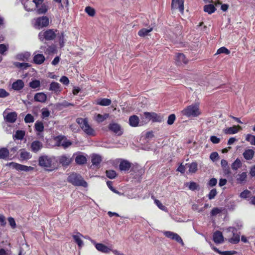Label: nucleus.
I'll return each instance as SVG.
<instances>
[{"label":"nucleus","mask_w":255,"mask_h":255,"mask_svg":"<svg viewBox=\"0 0 255 255\" xmlns=\"http://www.w3.org/2000/svg\"><path fill=\"white\" fill-rule=\"evenodd\" d=\"M38 164L48 171H52L57 168V159L51 155L40 156L38 158Z\"/></svg>","instance_id":"f257e3e1"},{"label":"nucleus","mask_w":255,"mask_h":255,"mask_svg":"<svg viewBox=\"0 0 255 255\" xmlns=\"http://www.w3.org/2000/svg\"><path fill=\"white\" fill-rule=\"evenodd\" d=\"M182 114L187 117H196L201 115L199 105L192 104L182 111Z\"/></svg>","instance_id":"f03ea898"},{"label":"nucleus","mask_w":255,"mask_h":255,"mask_svg":"<svg viewBox=\"0 0 255 255\" xmlns=\"http://www.w3.org/2000/svg\"><path fill=\"white\" fill-rule=\"evenodd\" d=\"M67 181L75 186L86 187L88 185L87 183L83 180L81 176L76 173H72L69 175L67 178Z\"/></svg>","instance_id":"7ed1b4c3"},{"label":"nucleus","mask_w":255,"mask_h":255,"mask_svg":"<svg viewBox=\"0 0 255 255\" xmlns=\"http://www.w3.org/2000/svg\"><path fill=\"white\" fill-rule=\"evenodd\" d=\"M76 122L87 134L89 135H95L94 130L89 125L86 119L77 118Z\"/></svg>","instance_id":"20e7f679"},{"label":"nucleus","mask_w":255,"mask_h":255,"mask_svg":"<svg viewBox=\"0 0 255 255\" xmlns=\"http://www.w3.org/2000/svg\"><path fill=\"white\" fill-rule=\"evenodd\" d=\"M56 33L52 29H49L44 32L41 31L38 34L40 41H43L44 39L46 40H53L56 37Z\"/></svg>","instance_id":"39448f33"},{"label":"nucleus","mask_w":255,"mask_h":255,"mask_svg":"<svg viewBox=\"0 0 255 255\" xmlns=\"http://www.w3.org/2000/svg\"><path fill=\"white\" fill-rule=\"evenodd\" d=\"M34 20V27L39 29L46 27L49 24V19L46 16L38 17L35 19Z\"/></svg>","instance_id":"423d86ee"},{"label":"nucleus","mask_w":255,"mask_h":255,"mask_svg":"<svg viewBox=\"0 0 255 255\" xmlns=\"http://www.w3.org/2000/svg\"><path fill=\"white\" fill-rule=\"evenodd\" d=\"M8 165L10 167L15 169L18 171H23L28 172L30 171H32L33 170V167L31 166H27L26 165H22L19 163H17L15 162H10L8 164Z\"/></svg>","instance_id":"0eeeda50"},{"label":"nucleus","mask_w":255,"mask_h":255,"mask_svg":"<svg viewBox=\"0 0 255 255\" xmlns=\"http://www.w3.org/2000/svg\"><path fill=\"white\" fill-rule=\"evenodd\" d=\"M144 115L146 119L153 122H161L163 120L162 116L153 112H144Z\"/></svg>","instance_id":"6e6552de"},{"label":"nucleus","mask_w":255,"mask_h":255,"mask_svg":"<svg viewBox=\"0 0 255 255\" xmlns=\"http://www.w3.org/2000/svg\"><path fill=\"white\" fill-rule=\"evenodd\" d=\"M163 233L167 238L176 241L181 244L182 246L184 245L182 239L177 234L171 231H164Z\"/></svg>","instance_id":"1a4fd4ad"},{"label":"nucleus","mask_w":255,"mask_h":255,"mask_svg":"<svg viewBox=\"0 0 255 255\" xmlns=\"http://www.w3.org/2000/svg\"><path fill=\"white\" fill-rule=\"evenodd\" d=\"M163 233L167 238L176 241L181 244L182 246L184 245L182 239L177 234L171 231H164Z\"/></svg>","instance_id":"9d476101"},{"label":"nucleus","mask_w":255,"mask_h":255,"mask_svg":"<svg viewBox=\"0 0 255 255\" xmlns=\"http://www.w3.org/2000/svg\"><path fill=\"white\" fill-rule=\"evenodd\" d=\"M163 233L167 238L176 241L181 244L182 246L184 245L182 239L177 234L171 231H164Z\"/></svg>","instance_id":"9b49d317"},{"label":"nucleus","mask_w":255,"mask_h":255,"mask_svg":"<svg viewBox=\"0 0 255 255\" xmlns=\"http://www.w3.org/2000/svg\"><path fill=\"white\" fill-rule=\"evenodd\" d=\"M171 9H178L179 11L183 13L184 12V0H172Z\"/></svg>","instance_id":"f8f14e48"},{"label":"nucleus","mask_w":255,"mask_h":255,"mask_svg":"<svg viewBox=\"0 0 255 255\" xmlns=\"http://www.w3.org/2000/svg\"><path fill=\"white\" fill-rule=\"evenodd\" d=\"M229 232H231L233 234V237L229 240V242L232 244H236L240 241V235L238 234L237 230L234 227H230L227 229Z\"/></svg>","instance_id":"ddd939ff"},{"label":"nucleus","mask_w":255,"mask_h":255,"mask_svg":"<svg viewBox=\"0 0 255 255\" xmlns=\"http://www.w3.org/2000/svg\"><path fill=\"white\" fill-rule=\"evenodd\" d=\"M58 160L60 164L63 166H67L72 161V159L70 155L64 154L57 157V160Z\"/></svg>","instance_id":"4468645a"},{"label":"nucleus","mask_w":255,"mask_h":255,"mask_svg":"<svg viewBox=\"0 0 255 255\" xmlns=\"http://www.w3.org/2000/svg\"><path fill=\"white\" fill-rule=\"evenodd\" d=\"M57 144L58 146H61L66 148L71 145L72 143L64 136H58L57 137Z\"/></svg>","instance_id":"2eb2a0df"},{"label":"nucleus","mask_w":255,"mask_h":255,"mask_svg":"<svg viewBox=\"0 0 255 255\" xmlns=\"http://www.w3.org/2000/svg\"><path fill=\"white\" fill-rule=\"evenodd\" d=\"M109 128L118 135H121L123 134V131L120 126L117 123H111L109 125Z\"/></svg>","instance_id":"dca6fc26"},{"label":"nucleus","mask_w":255,"mask_h":255,"mask_svg":"<svg viewBox=\"0 0 255 255\" xmlns=\"http://www.w3.org/2000/svg\"><path fill=\"white\" fill-rule=\"evenodd\" d=\"M92 243H93L96 249L102 253H109L111 250L108 248L107 246L101 243H96L94 241L91 240Z\"/></svg>","instance_id":"f3484780"},{"label":"nucleus","mask_w":255,"mask_h":255,"mask_svg":"<svg viewBox=\"0 0 255 255\" xmlns=\"http://www.w3.org/2000/svg\"><path fill=\"white\" fill-rule=\"evenodd\" d=\"M45 60V57L43 54L38 53L37 51L34 52L33 61L34 63L41 65L44 63Z\"/></svg>","instance_id":"a211bd4d"},{"label":"nucleus","mask_w":255,"mask_h":255,"mask_svg":"<svg viewBox=\"0 0 255 255\" xmlns=\"http://www.w3.org/2000/svg\"><path fill=\"white\" fill-rule=\"evenodd\" d=\"M176 64L177 65H183L188 63V59L186 58L185 55L182 53H178L175 57Z\"/></svg>","instance_id":"6ab92c4d"},{"label":"nucleus","mask_w":255,"mask_h":255,"mask_svg":"<svg viewBox=\"0 0 255 255\" xmlns=\"http://www.w3.org/2000/svg\"><path fill=\"white\" fill-rule=\"evenodd\" d=\"M35 4L36 7H39L43 3V0H33L32 1H27L24 3V7L27 11H31L33 10V7H27V5Z\"/></svg>","instance_id":"aec40b11"},{"label":"nucleus","mask_w":255,"mask_h":255,"mask_svg":"<svg viewBox=\"0 0 255 255\" xmlns=\"http://www.w3.org/2000/svg\"><path fill=\"white\" fill-rule=\"evenodd\" d=\"M213 241L216 244H222L224 242V237L220 231H216L213 234Z\"/></svg>","instance_id":"412c9836"},{"label":"nucleus","mask_w":255,"mask_h":255,"mask_svg":"<svg viewBox=\"0 0 255 255\" xmlns=\"http://www.w3.org/2000/svg\"><path fill=\"white\" fill-rule=\"evenodd\" d=\"M24 84L22 80L18 79L12 84V89L15 91H19L23 88Z\"/></svg>","instance_id":"4be33fe9"},{"label":"nucleus","mask_w":255,"mask_h":255,"mask_svg":"<svg viewBox=\"0 0 255 255\" xmlns=\"http://www.w3.org/2000/svg\"><path fill=\"white\" fill-rule=\"evenodd\" d=\"M17 119V114L13 112L8 113L4 116V119L6 122L13 123L15 122Z\"/></svg>","instance_id":"5701e85b"},{"label":"nucleus","mask_w":255,"mask_h":255,"mask_svg":"<svg viewBox=\"0 0 255 255\" xmlns=\"http://www.w3.org/2000/svg\"><path fill=\"white\" fill-rule=\"evenodd\" d=\"M96 104L102 106H108L111 104L112 101L110 99L107 98H100L95 101Z\"/></svg>","instance_id":"b1692460"},{"label":"nucleus","mask_w":255,"mask_h":255,"mask_svg":"<svg viewBox=\"0 0 255 255\" xmlns=\"http://www.w3.org/2000/svg\"><path fill=\"white\" fill-rule=\"evenodd\" d=\"M102 161V157L100 155L97 154H93L91 156V162L92 165L97 167L99 166V165Z\"/></svg>","instance_id":"393cba45"},{"label":"nucleus","mask_w":255,"mask_h":255,"mask_svg":"<svg viewBox=\"0 0 255 255\" xmlns=\"http://www.w3.org/2000/svg\"><path fill=\"white\" fill-rule=\"evenodd\" d=\"M49 90L55 93H59L61 91L60 85L58 83L55 82H52L51 83Z\"/></svg>","instance_id":"a878e982"},{"label":"nucleus","mask_w":255,"mask_h":255,"mask_svg":"<svg viewBox=\"0 0 255 255\" xmlns=\"http://www.w3.org/2000/svg\"><path fill=\"white\" fill-rule=\"evenodd\" d=\"M87 161L86 157L81 153H78L76 154L75 157V162L78 164H83Z\"/></svg>","instance_id":"bb28decb"},{"label":"nucleus","mask_w":255,"mask_h":255,"mask_svg":"<svg viewBox=\"0 0 255 255\" xmlns=\"http://www.w3.org/2000/svg\"><path fill=\"white\" fill-rule=\"evenodd\" d=\"M42 147V144L41 142L38 140L33 141L31 144V149L34 152H37Z\"/></svg>","instance_id":"cd10ccee"},{"label":"nucleus","mask_w":255,"mask_h":255,"mask_svg":"<svg viewBox=\"0 0 255 255\" xmlns=\"http://www.w3.org/2000/svg\"><path fill=\"white\" fill-rule=\"evenodd\" d=\"M34 98L36 101L44 103L46 101L47 96L44 93H38L35 95Z\"/></svg>","instance_id":"c85d7f7f"},{"label":"nucleus","mask_w":255,"mask_h":255,"mask_svg":"<svg viewBox=\"0 0 255 255\" xmlns=\"http://www.w3.org/2000/svg\"><path fill=\"white\" fill-rule=\"evenodd\" d=\"M131 167V164L127 160H123L119 165L120 169L122 171H128Z\"/></svg>","instance_id":"c756f323"},{"label":"nucleus","mask_w":255,"mask_h":255,"mask_svg":"<svg viewBox=\"0 0 255 255\" xmlns=\"http://www.w3.org/2000/svg\"><path fill=\"white\" fill-rule=\"evenodd\" d=\"M239 129H241L240 126H233L224 129V131L226 134H235L238 132Z\"/></svg>","instance_id":"7c9ffc66"},{"label":"nucleus","mask_w":255,"mask_h":255,"mask_svg":"<svg viewBox=\"0 0 255 255\" xmlns=\"http://www.w3.org/2000/svg\"><path fill=\"white\" fill-rule=\"evenodd\" d=\"M109 117V115L108 114H105L104 115L98 114L95 115L94 120L98 123H100L106 120Z\"/></svg>","instance_id":"2f4dec72"},{"label":"nucleus","mask_w":255,"mask_h":255,"mask_svg":"<svg viewBox=\"0 0 255 255\" xmlns=\"http://www.w3.org/2000/svg\"><path fill=\"white\" fill-rule=\"evenodd\" d=\"M139 118L136 116H130L129 118V124L130 126L133 127H137L139 124Z\"/></svg>","instance_id":"473e14b6"},{"label":"nucleus","mask_w":255,"mask_h":255,"mask_svg":"<svg viewBox=\"0 0 255 255\" xmlns=\"http://www.w3.org/2000/svg\"><path fill=\"white\" fill-rule=\"evenodd\" d=\"M255 154L254 151L252 149H247L243 153V156L246 160L252 159Z\"/></svg>","instance_id":"72a5a7b5"},{"label":"nucleus","mask_w":255,"mask_h":255,"mask_svg":"<svg viewBox=\"0 0 255 255\" xmlns=\"http://www.w3.org/2000/svg\"><path fill=\"white\" fill-rule=\"evenodd\" d=\"M237 181L238 183L241 184L246 181L247 178V173L246 172H242L237 175Z\"/></svg>","instance_id":"f704fd0d"},{"label":"nucleus","mask_w":255,"mask_h":255,"mask_svg":"<svg viewBox=\"0 0 255 255\" xmlns=\"http://www.w3.org/2000/svg\"><path fill=\"white\" fill-rule=\"evenodd\" d=\"M32 157L29 152L26 151L24 149H21L20 152V157L22 160H27L31 158Z\"/></svg>","instance_id":"c9c22d12"},{"label":"nucleus","mask_w":255,"mask_h":255,"mask_svg":"<svg viewBox=\"0 0 255 255\" xmlns=\"http://www.w3.org/2000/svg\"><path fill=\"white\" fill-rule=\"evenodd\" d=\"M82 237H83V236L79 233H78L76 235H73V238L75 242L78 244L79 247H81L83 245V242L81 239Z\"/></svg>","instance_id":"e433bc0d"},{"label":"nucleus","mask_w":255,"mask_h":255,"mask_svg":"<svg viewBox=\"0 0 255 255\" xmlns=\"http://www.w3.org/2000/svg\"><path fill=\"white\" fill-rule=\"evenodd\" d=\"M56 36H57V38L59 41L60 47H63L65 42V35L64 32L58 33L56 34Z\"/></svg>","instance_id":"4c0bfd02"},{"label":"nucleus","mask_w":255,"mask_h":255,"mask_svg":"<svg viewBox=\"0 0 255 255\" xmlns=\"http://www.w3.org/2000/svg\"><path fill=\"white\" fill-rule=\"evenodd\" d=\"M216 10L215 6L212 4L205 5L204 6V10L208 14H212Z\"/></svg>","instance_id":"58836bf2"},{"label":"nucleus","mask_w":255,"mask_h":255,"mask_svg":"<svg viewBox=\"0 0 255 255\" xmlns=\"http://www.w3.org/2000/svg\"><path fill=\"white\" fill-rule=\"evenodd\" d=\"M40 49L43 51L46 54H50L55 51V47L52 46H48L47 47L42 46L40 47Z\"/></svg>","instance_id":"ea45409f"},{"label":"nucleus","mask_w":255,"mask_h":255,"mask_svg":"<svg viewBox=\"0 0 255 255\" xmlns=\"http://www.w3.org/2000/svg\"><path fill=\"white\" fill-rule=\"evenodd\" d=\"M30 56L29 52H25L24 53L19 54L16 55V58L20 60H28Z\"/></svg>","instance_id":"a19ab883"},{"label":"nucleus","mask_w":255,"mask_h":255,"mask_svg":"<svg viewBox=\"0 0 255 255\" xmlns=\"http://www.w3.org/2000/svg\"><path fill=\"white\" fill-rule=\"evenodd\" d=\"M9 155L8 150L5 148L0 149V158L5 159Z\"/></svg>","instance_id":"79ce46f5"},{"label":"nucleus","mask_w":255,"mask_h":255,"mask_svg":"<svg viewBox=\"0 0 255 255\" xmlns=\"http://www.w3.org/2000/svg\"><path fill=\"white\" fill-rule=\"evenodd\" d=\"M197 163L195 162L189 164V172L191 173H195L197 170Z\"/></svg>","instance_id":"37998d69"},{"label":"nucleus","mask_w":255,"mask_h":255,"mask_svg":"<svg viewBox=\"0 0 255 255\" xmlns=\"http://www.w3.org/2000/svg\"><path fill=\"white\" fill-rule=\"evenodd\" d=\"M152 30V28H150L149 29L142 28L140 29L138 32V34L140 36H145L147 35Z\"/></svg>","instance_id":"c03bdc74"},{"label":"nucleus","mask_w":255,"mask_h":255,"mask_svg":"<svg viewBox=\"0 0 255 255\" xmlns=\"http://www.w3.org/2000/svg\"><path fill=\"white\" fill-rule=\"evenodd\" d=\"M242 166V162L239 158H237L232 164V168L233 170H236Z\"/></svg>","instance_id":"a18cd8bd"},{"label":"nucleus","mask_w":255,"mask_h":255,"mask_svg":"<svg viewBox=\"0 0 255 255\" xmlns=\"http://www.w3.org/2000/svg\"><path fill=\"white\" fill-rule=\"evenodd\" d=\"M37 12L39 14H42L45 13L47 10V7L46 5L43 3L41 5L38 7H36Z\"/></svg>","instance_id":"49530a36"},{"label":"nucleus","mask_w":255,"mask_h":255,"mask_svg":"<svg viewBox=\"0 0 255 255\" xmlns=\"http://www.w3.org/2000/svg\"><path fill=\"white\" fill-rule=\"evenodd\" d=\"M34 127H35V129L36 131H39V132H42L44 130V126H43V124L42 122H38L37 121L35 123V125H34Z\"/></svg>","instance_id":"de8ad7c7"},{"label":"nucleus","mask_w":255,"mask_h":255,"mask_svg":"<svg viewBox=\"0 0 255 255\" xmlns=\"http://www.w3.org/2000/svg\"><path fill=\"white\" fill-rule=\"evenodd\" d=\"M29 85L32 89L38 88L40 86V82L37 80H33L29 83Z\"/></svg>","instance_id":"09e8293b"},{"label":"nucleus","mask_w":255,"mask_h":255,"mask_svg":"<svg viewBox=\"0 0 255 255\" xmlns=\"http://www.w3.org/2000/svg\"><path fill=\"white\" fill-rule=\"evenodd\" d=\"M25 135V132L23 130H18L16 131L14 137L17 139H22Z\"/></svg>","instance_id":"8fccbe9b"},{"label":"nucleus","mask_w":255,"mask_h":255,"mask_svg":"<svg viewBox=\"0 0 255 255\" xmlns=\"http://www.w3.org/2000/svg\"><path fill=\"white\" fill-rule=\"evenodd\" d=\"M85 10V12L90 16H94L95 14V10L90 6L86 7Z\"/></svg>","instance_id":"3c124183"},{"label":"nucleus","mask_w":255,"mask_h":255,"mask_svg":"<svg viewBox=\"0 0 255 255\" xmlns=\"http://www.w3.org/2000/svg\"><path fill=\"white\" fill-rule=\"evenodd\" d=\"M107 176L110 179H114L117 176V173L113 170H109L106 171Z\"/></svg>","instance_id":"603ef678"},{"label":"nucleus","mask_w":255,"mask_h":255,"mask_svg":"<svg viewBox=\"0 0 255 255\" xmlns=\"http://www.w3.org/2000/svg\"><path fill=\"white\" fill-rule=\"evenodd\" d=\"M15 65L18 67L22 69H25L30 66L29 64L27 63H19L16 62L15 63Z\"/></svg>","instance_id":"864d4df0"},{"label":"nucleus","mask_w":255,"mask_h":255,"mask_svg":"<svg viewBox=\"0 0 255 255\" xmlns=\"http://www.w3.org/2000/svg\"><path fill=\"white\" fill-rule=\"evenodd\" d=\"M221 53H225L228 55L230 53V51L226 47H222L217 50L216 54H220Z\"/></svg>","instance_id":"5fc2aeb1"},{"label":"nucleus","mask_w":255,"mask_h":255,"mask_svg":"<svg viewBox=\"0 0 255 255\" xmlns=\"http://www.w3.org/2000/svg\"><path fill=\"white\" fill-rule=\"evenodd\" d=\"M50 116V112L46 108H43L42 109L41 118L43 119H45L48 118Z\"/></svg>","instance_id":"6e6d98bb"},{"label":"nucleus","mask_w":255,"mask_h":255,"mask_svg":"<svg viewBox=\"0 0 255 255\" xmlns=\"http://www.w3.org/2000/svg\"><path fill=\"white\" fill-rule=\"evenodd\" d=\"M251 194V193L250 191L248 190H245L242 192L241 193L240 195V197L242 198L246 199L249 197Z\"/></svg>","instance_id":"4d7b16f0"},{"label":"nucleus","mask_w":255,"mask_h":255,"mask_svg":"<svg viewBox=\"0 0 255 255\" xmlns=\"http://www.w3.org/2000/svg\"><path fill=\"white\" fill-rule=\"evenodd\" d=\"M34 121V117L31 114H28L26 115L24 118V122L26 123H33Z\"/></svg>","instance_id":"13d9d810"},{"label":"nucleus","mask_w":255,"mask_h":255,"mask_svg":"<svg viewBox=\"0 0 255 255\" xmlns=\"http://www.w3.org/2000/svg\"><path fill=\"white\" fill-rule=\"evenodd\" d=\"M176 119V117L174 114H171L169 116L167 120V124L169 125H172Z\"/></svg>","instance_id":"bf43d9fd"},{"label":"nucleus","mask_w":255,"mask_h":255,"mask_svg":"<svg viewBox=\"0 0 255 255\" xmlns=\"http://www.w3.org/2000/svg\"><path fill=\"white\" fill-rule=\"evenodd\" d=\"M154 203L160 209L162 210V211H167L166 207L163 205L158 200H155Z\"/></svg>","instance_id":"052dcab7"},{"label":"nucleus","mask_w":255,"mask_h":255,"mask_svg":"<svg viewBox=\"0 0 255 255\" xmlns=\"http://www.w3.org/2000/svg\"><path fill=\"white\" fill-rule=\"evenodd\" d=\"M217 193V192L216 189H212L208 195L209 199L210 200L214 199L215 197L216 196Z\"/></svg>","instance_id":"680f3d73"},{"label":"nucleus","mask_w":255,"mask_h":255,"mask_svg":"<svg viewBox=\"0 0 255 255\" xmlns=\"http://www.w3.org/2000/svg\"><path fill=\"white\" fill-rule=\"evenodd\" d=\"M9 95V93L3 89H0V98H4Z\"/></svg>","instance_id":"e2e57ef3"},{"label":"nucleus","mask_w":255,"mask_h":255,"mask_svg":"<svg viewBox=\"0 0 255 255\" xmlns=\"http://www.w3.org/2000/svg\"><path fill=\"white\" fill-rule=\"evenodd\" d=\"M222 211V209H219L218 208H214L212 209L211 212V215L212 216H215L217 214L220 213Z\"/></svg>","instance_id":"0e129e2a"},{"label":"nucleus","mask_w":255,"mask_h":255,"mask_svg":"<svg viewBox=\"0 0 255 255\" xmlns=\"http://www.w3.org/2000/svg\"><path fill=\"white\" fill-rule=\"evenodd\" d=\"M8 46L4 44H0V54H3L8 50Z\"/></svg>","instance_id":"69168bd1"},{"label":"nucleus","mask_w":255,"mask_h":255,"mask_svg":"<svg viewBox=\"0 0 255 255\" xmlns=\"http://www.w3.org/2000/svg\"><path fill=\"white\" fill-rule=\"evenodd\" d=\"M198 185L194 182H191L189 184L188 188L190 190L194 191L197 189Z\"/></svg>","instance_id":"338daca9"},{"label":"nucleus","mask_w":255,"mask_h":255,"mask_svg":"<svg viewBox=\"0 0 255 255\" xmlns=\"http://www.w3.org/2000/svg\"><path fill=\"white\" fill-rule=\"evenodd\" d=\"M210 140L214 144H217L220 142V138L216 136L213 135L210 137Z\"/></svg>","instance_id":"774afa93"}]
</instances>
